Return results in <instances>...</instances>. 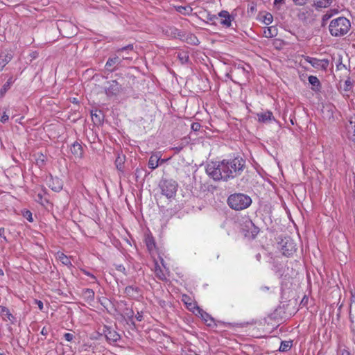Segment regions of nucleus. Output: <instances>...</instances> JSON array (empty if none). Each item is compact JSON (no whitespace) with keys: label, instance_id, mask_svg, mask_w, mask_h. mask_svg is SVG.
<instances>
[{"label":"nucleus","instance_id":"49530a36","mask_svg":"<svg viewBox=\"0 0 355 355\" xmlns=\"http://www.w3.org/2000/svg\"><path fill=\"white\" fill-rule=\"evenodd\" d=\"M116 270L123 273H125V268L123 265H119L116 266Z\"/></svg>","mask_w":355,"mask_h":355},{"label":"nucleus","instance_id":"4d7b16f0","mask_svg":"<svg viewBox=\"0 0 355 355\" xmlns=\"http://www.w3.org/2000/svg\"><path fill=\"white\" fill-rule=\"evenodd\" d=\"M256 257H257V260L259 261L260 259H261V254H257Z\"/></svg>","mask_w":355,"mask_h":355},{"label":"nucleus","instance_id":"bb28decb","mask_svg":"<svg viewBox=\"0 0 355 355\" xmlns=\"http://www.w3.org/2000/svg\"><path fill=\"white\" fill-rule=\"evenodd\" d=\"M83 298L88 302H92L94 300V291L91 288H85L82 293Z\"/></svg>","mask_w":355,"mask_h":355},{"label":"nucleus","instance_id":"6e6552de","mask_svg":"<svg viewBox=\"0 0 355 355\" xmlns=\"http://www.w3.org/2000/svg\"><path fill=\"white\" fill-rule=\"evenodd\" d=\"M252 68L250 64H239L236 69V73L242 76L241 80L243 81L241 84H246L249 82L250 78V71Z\"/></svg>","mask_w":355,"mask_h":355},{"label":"nucleus","instance_id":"4c0bfd02","mask_svg":"<svg viewBox=\"0 0 355 355\" xmlns=\"http://www.w3.org/2000/svg\"><path fill=\"white\" fill-rule=\"evenodd\" d=\"M272 20H273V17L271 13L267 12L266 14L264 15L263 19V22L265 24H266V25L270 24L272 22Z\"/></svg>","mask_w":355,"mask_h":355},{"label":"nucleus","instance_id":"7c9ffc66","mask_svg":"<svg viewBox=\"0 0 355 355\" xmlns=\"http://www.w3.org/2000/svg\"><path fill=\"white\" fill-rule=\"evenodd\" d=\"M12 78H10L7 82L2 86L0 89V97H3L6 92L10 89L11 85L12 84Z\"/></svg>","mask_w":355,"mask_h":355},{"label":"nucleus","instance_id":"ddd939ff","mask_svg":"<svg viewBox=\"0 0 355 355\" xmlns=\"http://www.w3.org/2000/svg\"><path fill=\"white\" fill-rule=\"evenodd\" d=\"M218 17L220 18V23L225 27H230L234 17L226 10H222L218 13Z\"/></svg>","mask_w":355,"mask_h":355},{"label":"nucleus","instance_id":"680f3d73","mask_svg":"<svg viewBox=\"0 0 355 355\" xmlns=\"http://www.w3.org/2000/svg\"><path fill=\"white\" fill-rule=\"evenodd\" d=\"M0 355H6V354H3V353H1V354H0Z\"/></svg>","mask_w":355,"mask_h":355},{"label":"nucleus","instance_id":"423d86ee","mask_svg":"<svg viewBox=\"0 0 355 355\" xmlns=\"http://www.w3.org/2000/svg\"><path fill=\"white\" fill-rule=\"evenodd\" d=\"M278 248L281 250L283 255L288 257L293 255L296 250L295 244L290 238L282 239L279 243Z\"/></svg>","mask_w":355,"mask_h":355},{"label":"nucleus","instance_id":"f03ea898","mask_svg":"<svg viewBox=\"0 0 355 355\" xmlns=\"http://www.w3.org/2000/svg\"><path fill=\"white\" fill-rule=\"evenodd\" d=\"M351 22L345 17H338L332 19L329 25V31L331 36L340 37L345 35L350 30Z\"/></svg>","mask_w":355,"mask_h":355},{"label":"nucleus","instance_id":"9d476101","mask_svg":"<svg viewBox=\"0 0 355 355\" xmlns=\"http://www.w3.org/2000/svg\"><path fill=\"white\" fill-rule=\"evenodd\" d=\"M182 301L186 305L187 309L196 314L197 312L200 311V307L197 305L196 302H194L189 295H183L182 297Z\"/></svg>","mask_w":355,"mask_h":355},{"label":"nucleus","instance_id":"7ed1b4c3","mask_svg":"<svg viewBox=\"0 0 355 355\" xmlns=\"http://www.w3.org/2000/svg\"><path fill=\"white\" fill-rule=\"evenodd\" d=\"M227 204L232 209L240 211L250 207L252 204V199L247 194L235 193L228 197Z\"/></svg>","mask_w":355,"mask_h":355},{"label":"nucleus","instance_id":"a211bd4d","mask_svg":"<svg viewBox=\"0 0 355 355\" xmlns=\"http://www.w3.org/2000/svg\"><path fill=\"white\" fill-rule=\"evenodd\" d=\"M12 54L9 51H3L0 53V71L12 60Z\"/></svg>","mask_w":355,"mask_h":355},{"label":"nucleus","instance_id":"20e7f679","mask_svg":"<svg viewBox=\"0 0 355 355\" xmlns=\"http://www.w3.org/2000/svg\"><path fill=\"white\" fill-rule=\"evenodd\" d=\"M133 51V45L128 44L122 48H119L116 50V53L119 55H114L112 57H110L107 60L105 69L109 72H113L117 69V66L121 64V59L120 58L121 53L123 51Z\"/></svg>","mask_w":355,"mask_h":355},{"label":"nucleus","instance_id":"0eeeda50","mask_svg":"<svg viewBox=\"0 0 355 355\" xmlns=\"http://www.w3.org/2000/svg\"><path fill=\"white\" fill-rule=\"evenodd\" d=\"M304 58L306 62L318 70L325 71L329 65V60L328 59H318L310 56H304Z\"/></svg>","mask_w":355,"mask_h":355},{"label":"nucleus","instance_id":"c85d7f7f","mask_svg":"<svg viewBox=\"0 0 355 355\" xmlns=\"http://www.w3.org/2000/svg\"><path fill=\"white\" fill-rule=\"evenodd\" d=\"M159 157L157 155L150 156L148 160V167L151 169H155L159 166Z\"/></svg>","mask_w":355,"mask_h":355},{"label":"nucleus","instance_id":"c9c22d12","mask_svg":"<svg viewBox=\"0 0 355 355\" xmlns=\"http://www.w3.org/2000/svg\"><path fill=\"white\" fill-rule=\"evenodd\" d=\"M203 17L207 21L211 22L212 24H214L215 21L218 19V17L215 15H211L209 12H205Z\"/></svg>","mask_w":355,"mask_h":355},{"label":"nucleus","instance_id":"5fc2aeb1","mask_svg":"<svg viewBox=\"0 0 355 355\" xmlns=\"http://www.w3.org/2000/svg\"><path fill=\"white\" fill-rule=\"evenodd\" d=\"M284 3V0H275V5H276L277 3Z\"/></svg>","mask_w":355,"mask_h":355},{"label":"nucleus","instance_id":"de8ad7c7","mask_svg":"<svg viewBox=\"0 0 355 355\" xmlns=\"http://www.w3.org/2000/svg\"><path fill=\"white\" fill-rule=\"evenodd\" d=\"M49 328H46V327H43L42 331H41V334L43 335V336H46L48 335L49 334Z\"/></svg>","mask_w":355,"mask_h":355},{"label":"nucleus","instance_id":"c756f323","mask_svg":"<svg viewBox=\"0 0 355 355\" xmlns=\"http://www.w3.org/2000/svg\"><path fill=\"white\" fill-rule=\"evenodd\" d=\"M292 347L291 340H284L281 342L280 347L279 348V352H285L291 349Z\"/></svg>","mask_w":355,"mask_h":355},{"label":"nucleus","instance_id":"2f4dec72","mask_svg":"<svg viewBox=\"0 0 355 355\" xmlns=\"http://www.w3.org/2000/svg\"><path fill=\"white\" fill-rule=\"evenodd\" d=\"M177 56L182 64H185L189 62V56L188 53L186 51L178 52Z\"/></svg>","mask_w":355,"mask_h":355},{"label":"nucleus","instance_id":"f8f14e48","mask_svg":"<svg viewBox=\"0 0 355 355\" xmlns=\"http://www.w3.org/2000/svg\"><path fill=\"white\" fill-rule=\"evenodd\" d=\"M70 150L76 159H81L83 157L84 149L80 143L75 141L71 145Z\"/></svg>","mask_w":355,"mask_h":355},{"label":"nucleus","instance_id":"13d9d810","mask_svg":"<svg viewBox=\"0 0 355 355\" xmlns=\"http://www.w3.org/2000/svg\"><path fill=\"white\" fill-rule=\"evenodd\" d=\"M121 60H128V59H129V58L126 57V55H124V56H122V58H121Z\"/></svg>","mask_w":355,"mask_h":355},{"label":"nucleus","instance_id":"603ef678","mask_svg":"<svg viewBox=\"0 0 355 355\" xmlns=\"http://www.w3.org/2000/svg\"><path fill=\"white\" fill-rule=\"evenodd\" d=\"M354 318V315L352 313V306H350L349 310V318L352 322H353V318Z\"/></svg>","mask_w":355,"mask_h":355},{"label":"nucleus","instance_id":"79ce46f5","mask_svg":"<svg viewBox=\"0 0 355 355\" xmlns=\"http://www.w3.org/2000/svg\"><path fill=\"white\" fill-rule=\"evenodd\" d=\"M64 338L66 340L70 342L73 339L74 336L71 333H65L64 334Z\"/></svg>","mask_w":355,"mask_h":355},{"label":"nucleus","instance_id":"052dcab7","mask_svg":"<svg viewBox=\"0 0 355 355\" xmlns=\"http://www.w3.org/2000/svg\"><path fill=\"white\" fill-rule=\"evenodd\" d=\"M343 355H345V354H343ZM346 355H349V354L348 352H347Z\"/></svg>","mask_w":355,"mask_h":355},{"label":"nucleus","instance_id":"b1692460","mask_svg":"<svg viewBox=\"0 0 355 355\" xmlns=\"http://www.w3.org/2000/svg\"><path fill=\"white\" fill-rule=\"evenodd\" d=\"M200 311L197 312L196 315H200L208 326H211V323L214 322L213 318L209 314L204 311L202 309H200Z\"/></svg>","mask_w":355,"mask_h":355},{"label":"nucleus","instance_id":"37998d69","mask_svg":"<svg viewBox=\"0 0 355 355\" xmlns=\"http://www.w3.org/2000/svg\"><path fill=\"white\" fill-rule=\"evenodd\" d=\"M60 259L62 261V262L65 265H67L69 263L68 257L65 256L64 254H62L61 256H60Z\"/></svg>","mask_w":355,"mask_h":355},{"label":"nucleus","instance_id":"6ab92c4d","mask_svg":"<svg viewBox=\"0 0 355 355\" xmlns=\"http://www.w3.org/2000/svg\"><path fill=\"white\" fill-rule=\"evenodd\" d=\"M92 119L94 123L96 125L102 124L104 120V115L101 110H96L91 112Z\"/></svg>","mask_w":355,"mask_h":355},{"label":"nucleus","instance_id":"bf43d9fd","mask_svg":"<svg viewBox=\"0 0 355 355\" xmlns=\"http://www.w3.org/2000/svg\"><path fill=\"white\" fill-rule=\"evenodd\" d=\"M0 275H3V272L2 270L0 269Z\"/></svg>","mask_w":355,"mask_h":355},{"label":"nucleus","instance_id":"5701e85b","mask_svg":"<svg viewBox=\"0 0 355 355\" xmlns=\"http://www.w3.org/2000/svg\"><path fill=\"white\" fill-rule=\"evenodd\" d=\"M338 13V10L336 8L330 9L327 11L322 17V26H324L327 24V21Z\"/></svg>","mask_w":355,"mask_h":355},{"label":"nucleus","instance_id":"a878e982","mask_svg":"<svg viewBox=\"0 0 355 355\" xmlns=\"http://www.w3.org/2000/svg\"><path fill=\"white\" fill-rule=\"evenodd\" d=\"M139 293V288L138 287H134L132 286H128L125 288V293L130 297H136Z\"/></svg>","mask_w":355,"mask_h":355},{"label":"nucleus","instance_id":"412c9836","mask_svg":"<svg viewBox=\"0 0 355 355\" xmlns=\"http://www.w3.org/2000/svg\"><path fill=\"white\" fill-rule=\"evenodd\" d=\"M49 187L54 191L58 192L62 190V184L61 180L56 178H51L49 183Z\"/></svg>","mask_w":355,"mask_h":355},{"label":"nucleus","instance_id":"cd10ccee","mask_svg":"<svg viewBox=\"0 0 355 355\" xmlns=\"http://www.w3.org/2000/svg\"><path fill=\"white\" fill-rule=\"evenodd\" d=\"M155 276L160 280L166 279V276L164 271L162 270L161 267L158 265L157 263L155 264Z\"/></svg>","mask_w":355,"mask_h":355},{"label":"nucleus","instance_id":"9b49d317","mask_svg":"<svg viewBox=\"0 0 355 355\" xmlns=\"http://www.w3.org/2000/svg\"><path fill=\"white\" fill-rule=\"evenodd\" d=\"M103 333L106 339L110 342H116L121 338L120 335L115 330L107 326H104Z\"/></svg>","mask_w":355,"mask_h":355},{"label":"nucleus","instance_id":"2eb2a0df","mask_svg":"<svg viewBox=\"0 0 355 355\" xmlns=\"http://www.w3.org/2000/svg\"><path fill=\"white\" fill-rule=\"evenodd\" d=\"M334 0H313L312 6L317 10L327 8L331 6Z\"/></svg>","mask_w":355,"mask_h":355},{"label":"nucleus","instance_id":"8fccbe9b","mask_svg":"<svg viewBox=\"0 0 355 355\" xmlns=\"http://www.w3.org/2000/svg\"><path fill=\"white\" fill-rule=\"evenodd\" d=\"M135 318L138 321H141L143 320V315L142 313L137 312V315H135Z\"/></svg>","mask_w":355,"mask_h":355},{"label":"nucleus","instance_id":"3c124183","mask_svg":"<svg viewBox=\"0 0 355 355\" xmlns=\"http://www.w3.org/2000/svg\"><path fill=\"white\" fill-rule=\"evenodd\" d=\"M36 304H37L38 306V308L40 309V310H42L43 308H44V304H43V302L40 300H36Z\"/></svg>","mask_w":355,"mask_h":355},{"label":"nucleus","instance_id":"dca6fc26","mask_svg":"<svg viewBox=\"0 0 355 355\" xmlns=\"http://www.w3.org/2000/svg\"><path fill=\"white\" fill-rule=\"evenodd\" d=\"M165 33L168 36L173 38H178L183 40L185 37V33L175 27H168Z\"/></svg>","mask_w":355,"mask_h":355},{"label":"nucleus","instance_id":"ea45409f","mask_svg":"<svg viewBox=\"0 0 355 355\" xmlns=\"http://www.w3.org/2000/svg\"><path fill=\"white\" fill-rule=\"evenodd\" d=\"M125 314V315L128 318V319L130 320V321L133 324H135V322L133 321V318H134V311L132 309H125V311L124 313Z\"/></svg>","mask_w":355,"mask_h":355},{"label":"nucleus","instance_id":"a18cd8bd","mask_svg":"<svg viewBox=\"0 0 355 355\" xmlns=\"http://www.w3.org/2000/svg\"><path fill=\"white\" fill-rule=\"evenodd\" d=\"M200 124L199 123H193L191 125V128L194 131L198 130L200 129Z\"/></svg>","mask_w":355,"mask_h":355},{"label":"nucleus","instance_id":"1a4fd4ad","mask_svg":"<svg viewBox=\"0 0 355 355\" xmlns=\"http://www.w3.org/2000/svg\"><path fill=\"white\" fill-rule=\"evenodd\" d=\"M107 84L108 86L105 87V92L109 97L118 95L122 90L121 85L115 80L108 81Z\"/></svg>","mask_w":355,"mask_h":355},{"label":"nucleus","instance_id":"864d4df0","mask_svg":"<svg viewBox=\"0 0 355 355\" xmlns=\"http://www.w3.org/2000/svg\"><path fill=\"white\" fill-rule=\"evenodd\" d=\"M345 85H346L347 87H352V83H351L349 79H347V80H345Z\"/></svg>","mask_w":355,"mask_h":355},{"label":"nucleus","instance_id":"39448f33","mask_svg":"<svg viewBox=\"0 0 355 355\" xmlns=\"http://www.w3.org/2000/svg\"><path fill=\"white\" fill-rule=\"evenodd\" d=\"M162 194L167 198H173L177 192L178 184L172 179H162L159 183Z\"/></svg>","mask_w":355,"mask_h":355},{"label":"nucleus","instance_id":"6e6d98bb","mask_svg":"<svg viewBox=\"0 0 355 355\" xmlns=\"http://www.w3.org/2000/svg\"><path fill=\"white\" fill-rule=\"evenodd\" d=\"M86 274H87V275H88V276L91 277H92V278H93L94 279H96L95 276H94V275H92L91 273H89V272H87Z\"/></svg>","mask_w":355,"mask_h":355},{"label":"nucleus","instance_id":"09e8293b","mask_svg":"<svg viewBox=\"0 0 355 355\" xmlns=\"http://www.w3.org/2000/svg\"><path fill=\"white\" fill-rule=\"evenodd\" d=\"M5 229L3 227L0 228V236L2 237L6 241H7L6 237L4 236Z\"/></svg>","mask_w":355,"mask_h":355},{"label":"nucleus","instance_id":"393cba45","mask_svg":"<svg viewBox=\"0 0 355 355\" xmlns=\"http://www.w3.org/2000/svg\"><path fill=\"white\" fill-rule=\"evenodd\" d=\"M277 35V28L275 26L267 27L263 31V36L267 38L274 37Z\"/></svg>","mask_w":355,"mask_h":355},{"label":"nucleus","instance_id":"f257e3e1","mask_svg":"<svg viewBox=\"0 0 355 355\" xmlns=\"http://www.w3.org/2000/svg\"><path fill=\"white\" fill-rule=\"evenodd\" d=\"M245 168V160L236 157L207 164L206 173L214 181L228 182L241 175Z\"/></svg>","mask_w":355,"mask_h":355},{"label":"nucleus","instance_id":"c03bdc74","mask_svg":"<svg viewBox=\"0 0 355 355\" xmlns=\"http://www.w3.org/2000/svg\"><path fill=\"white\" fill-rule=\"evenodd\" d=\"M8 119H9V116L8 114H6V112H4L3 114V115L1 116L0 121L1 123H5L6 122L8 121Z\"/></svg>","mask_w":355,"mask_h":355},{"label":"nucleus","instance_id":"58836bf2","mask_svg":"<svg viewBox=\"0 0 355 355\" xmlns=\"http://www.w3.org/2000/svg\"><path fill=\"white\" fill-rule=\"evenodd\" d=\"M21 213H22V216L25 218H26L29 222H33V216H32V213L29 210L24 209V210L21 211Z\"/></svg>","mask_w":355,"mask_h":355},{"label":"nucleus","instance_id":"f3484780","mask_svg":"<svg viewBox=\"0 0 355 355\" xmlns=\"http://www.w3.org/2000/svg\"><path fill=\"white\" fill-rule=\"evenodd\" d=\"M258 121L261 123H270L275 121L273 114L271 111L267 110L264 112L257 113Z\"/></svg>","mask_w":355,"mask_h":355},{"label":"nucleus","instance_id":"e433bc0d","mask_svg":"<svg viewBox=\"0 0 355 355\" xmlns=\"http://www.w3.org/2000/svg\"><path fill=\"white\" fill-rule=\"evenodd\" d=\"M146 243L149 250H153L155 247V243L152 237H148L146 239Z\"/></svg>","mask_w":355,"mask_h":355},{"label":"nucleus","instance_id":"72a5a7b5","mask_svg":"<svg viewBox=\"0 0 355 355\" xmlns=\"http://www.w3.org/2000/svg\"><path fill=\"white\" fill-rule=\"evenodd\" d=\"M184 39L190 44L198 45L200 43L198 37L193 34H189Z\"/></svg>","mask_w":355,"mask_h":355},{"label":"nucleus","instance_id":"aec40b11","mask_svg":"<svg viewBox=\"0 0 355 355\" xmlns=\"http://www.w3.org/2000/svg\"><path fill=\"white\" fill-rule=\"evenodd\" d=\"M0 314L3 317V320H9L12 324L15 322V318L10 312L9 309L6 306H0Z\"/></svg>","mask_w":355,"mask_h":355},{"label":"nucleus","instance_id":"473e14b6","mask_svg":"<svg viewBox=\"0 0 355 355\" xmlns=\"http://www.w3.org/2000/svg\"><path fill=\"white\" fill-rule=\"evenodd\" d=\"M124 159H125V157L121 156L120 155H119L117 156V157L116 158L115 165H116V168L120 171H123Z\"/></svg>","mask_w":355,"mask_h":355},{"label":"nucleus","instance_id":"a19ab883","mask_svg":"<svg viewBox=\"0 0 355 355\" xmlns=\"http://www.w3.org/2000/svg\"><path fill=\"white\" fill-rule=\"evenodd\" d=\"M309 0H293L296 6H302L307 3Z\"/></svg>","mask_w":355,"mask_h":355},{"label":"nucleus","instance_id":"f704fd0d","mask_svg":"<svg viewBox=\"0 0 355 355\" xmlns=\"http://www.w3.org/2000/svg\"><path fill=\"white\" fill-rule=\"evenodd\" d=\"M176 10L182 15H188L192 11V8L189 6H178Z\"/></svg>","mask_w":355,"mask_h":355},{"label":"nucleus","instance_id":"4468645a","mask_svg":"<svg viewBox=\"0 0 355 355\" xmlns=\"http://www.w3.org/2000/svg\"><path fill=\"white\" fill-rule=\"evenodd\" d=\"M346 129L349 139L355 142V114L350 116Z\"/></svg>","mask_w":355,"mask_h":355},{"label":"nucleus","instance_id":"4be33fe9","mask_svg":"<svg viewBox=\"0 0 355 355\" xmlns=\"http://www.w3.org/2000/svg\"><path fill=\"white\" fill-rule=\"evenodd\" d=\"M309 83L311 85V89L314 92H320L321 89V83L319 79L314 76H309L308 78Z\"/></svg>","mask_w":355,"mask_h":355}]
</instances>
